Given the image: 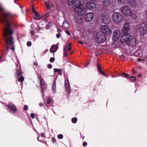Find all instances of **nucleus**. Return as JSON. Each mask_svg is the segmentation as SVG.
<instances>
[{
	"label": "nucleus",
	"mask_w": 147,
	"mask_h": 147,
	"mask_svg": "<svg viewBox=\"0 0 147 147\" xmlns=\"http://www.w3.org/2000/svg\"><path fill=\"white\" fill-rule=\"evenodd\" d=\"M106 37L105 34L102 32H98L96 35V42L100 44L103 42L105 40Z\"/></svg>",
	"instance_id": "nucleus-1"
},
{
	"label": "nucleus",
	"mask_w": 147,
	"mask_h": 147,
	"mask_svg": "<svg viewBox=\"0 0 147 147\" xmlns=\"http://www.w3.org/2000/svg\"><path fill=\"white\" fill-rule=\"evenodd\" d=\"M113 19L115 23L118 24L120 23L122 21L123 17L120 13L116 12L114 13L113 14Z\"/></svg>",
	"instance_id": "nucleus-2"
},
{
	"label": "nucleus",
	"mask_w": 147,
	"mask_h": 147,
	"mask_svg": "<svg viewBox=\"0 0 147 147\" xmlns=\"http://www.w3.org/2000/svg\"><path fill=\"white\" fill-rule=\"evenodd\" d=\"M74 11L78 14L83 15L86 11V9L83 5H80L74 8Z\"/></svg>",
	"instance_id": "nucleus-3"
},
{
	"label": "nucleus",
	"mask_w": 147,
	"mask_h": 147,
	"mask_svg": "<svg viewBox=\"0 0 147 147\" xmlns=\"http://www.w3.org/2000/svg\"><path fill=\"white\" fill-rule=\"evenodd\" d=\"M121 12L127 16L129 15L131 11L129 7L127 5L121 7Z\"/></svg>",
	"instance_id": "nucleus-4"
},
{
	"label": "nucleus",
	"mask_w": 147,
	"mask_h": 147,
	"mask_svg": "<svg viewBox=\"0 0 147 147\" xmlns=\"http://www.w3.org/2000/svg\"><path fill=\"white\" fill-rule=\"evenodd\" d=\"M139 29L140 34L144 35L147 32V24L144 23H142Z\"/></svg>",
	"instance_id": "nucleus-5"
},
{
	"label": "nucleus",
	"mask_w": 147,
	"mask_h": 147,
	"mask_svg": "<svg viewBox=\"0 0 147 147\" xmlns=\"http://www.w3.org/2000/svg\"><path fill=\"white\" fill-rule=\"evenodd\" d=\"M101 20L103 23L105 24H109L111 21L109 16L106 13H102L101 16Z\"/></svg>",
	"instance_id": "nucleus-6"
},
{
	"label": "nucleus",
	"mask_w": 147,
	"mask_h": 147,
	"mask_svg": "<svg viewBox=\"0 0 147 147\" xmlns=\"http://www.w3.org/2000/svg\"><path fill=\"white\" fill-rule=\"evenodd\" d=\"M102 32L104 34L110 35L111 34V31L110 28L106 25H102L101 27Z\"/></svg>",
	"instance_id": "nucleus-7"
},
{
	"label": "nucleus",
	"mask_w": 147,
	"mask_h": 147,
	"mask_svg": "<svg viewBox=\"0 0 147 147\" xmlns=\"http://www.w3.org/2000/svg\"><path fill=\"white\" fill-rule=\"evenodd\" d=\"M39 79L40 80L41 87L42 88L41 92L42 93L43 91L46 90L47 88V85L44 80L41 76H39Z\"/></svg>",
	"instance_id": "nucleus-8"
},
{
	"label": "nucleus",
	"mask_w": 147,
	"mask_h": 147,
	"mask_svg": "<svg viewBox=\"0 0 147 147\" xmlns=\"http://www.w3.org/2000/svg\"><path fill=\"white\" fill-rule=\"evenodd\" d=\"M130 34L129 33L123 34L121 39V42H127L131 37Z\"/></svg>",
	"instance_id": "nucleus-9"
},
{
	"label": "nucleus",
	"mask_w": 147,
	"mask_h": 147,
	"mask_svg": "<svg viewBox=\"0 0 147 147\" xmlns=\"http://www.w3.org/2000/svg\"><path fill=\"white\" fill-rule=\"evenodd\" d=\"M121 31L118 30H115L114 32L113 38L114 41H117L119 38L120 36Z\"/></svg>",
	"instance_id": "nucleus-10"
},
{
	"label": "nucleus",
	"mask_w": 147,
	"mask_h": 147,
	"mask_svg": "<svg viewBox=\"0 0 147 147\" xmlns=\"http://www.w3.org/2000/svg\"><path fill=\"white\" fill-rule=\"evenodd\" d=\"M127 44L130 46H134L136 45V38L131 36L129 40L126 42Z\"/></svg>",
	"instance_id": "nucleus-11"
},
{
	"label": "nucleus",
	"mask_w": 147,
	"mask_h": 147,
	"mask_svg": "<svg viewBox=\"0 0 147 147\" xmlns=\"http://www.w3.org/2000/svg\"><path fill=\"white\" fill-rule=\"evenodd\" d=\"M94 13L92 12L87 13L85 15V20L87 22L91 21L94 18Z\"/></svg>",
	"instance_id": "nucleus-12"
},
{
	"label": "nucleus",
	"mask_w": 147,
	"mask_h": 147,
	"mask_svg": "<svg viewBox=\"0 0 147 147\" xmlns=\"http://www.w3.org/2000/svg\"><path fill=\"white\" fill-rule=\"evenodd\" d=\"M86 7L89 9L93 10L96 8V4L94 2L89 1L87 3Z\"/></svg>",
	"instance_id": "nucleus-13"
},
{
	"label": "nucleus",
	"mask_w": 147,
	"mask_h": 147,
	"mask_svg": "<svg viewBox=\"0 0 147 147\" xmlns=\"http://www.w3.org/2000/svg\"><path fill=\"white\" fill-rule=\"evenodd\" d=\"M129 25V22H126L124 24L122 30L123 34L128 33V31L130 29Z\"/></svg>",
	"instance_id": "nucleus-14"
},
{
	"label": "nucleus",
	"mask_w": 147,
	"mask_h": 147,
	"mask_svg": "<svg viewBox=\"0 0 147 147\" xmlns=\"http://www.w3.org/2000/svg\"><path fill=\"white\" fill-rule=\"evenodd\" d=\"M5 42L6 44V49L7 50L9 48L8 47L9 45H12L13 43V38L11 37L10 38L7 39L5 40Z\"/></svg>",
	"instance_id": "nucleus-15"
},
{
	"label": "nucleus",
	"mask_w": 147,
	"mask_h": 147,
	"mask_svg": "<svg viewBox=\"0 0 147 147\" xmlns=\"http://www.w3.org/2000/svg\"><path fill=\"white\" fill-rule=\"evenodd\" d=\"M84 2V0H75L73 1L72 5L74 4V6L76 7L80 5H82Z\"/></svg>",
	"instance_id": "nucleus-16"
},
{
	"label": "nucleus",
	"mask_w": 147,
	"mask_h": 147,
	"mask_svg": "<svg viewBox=\"0 0 147 147\" xmlns=\"http://www.w3.org/2000/svg\"><path fill=\"white\" fill-rule=\"evenodd\" d=\"M65 90L67 94H69L70 93V85L69 83V81L67 80H65Z\"/></svg>",
	"instance_id": "nucleus-17"
},
{
	"label": "nucleus",
	"mask_w": 147,
	"mask_h": 147,
	"mask_svg": "<svg viewBox=\"0 0 147 147\" xmlns=\"http://www.w3.org/2000/svg\"><path fill=\"white\" fill-rule=\"evenodd\" d=\"M45 134L44 133H42L40 134L37 137V140L41 142H42L44 139L45 138Z\"/></svg>",
	"instance_id": "nucleus-18"
},
{
	"label": "nucleus",
	"mask_w": 147,
	"mask_h": 147,
	"mask_svg": "<svg viewBox=\"0 0 147 147\" xmlns=\"http://www.w3.org/2000/svg\"><path fill=\"white\" fill-rule=\"evenodd\" d=\"M8 107L10 110L11 112V113H14L16 112V108L14 105L12 103H10L9 104Z\"/></svg>",
	"instance_id": "nucleus-19"
},
{
	"label": "nucleus",
	"mask_w": 147,
	"mask_h": 147,
	"mask_svg": "<svg viewBox=\"0 0 147 147\" xmlns=\"http://www.w3.org/2000/svg\"><path fill=\"white\" fill-rule=\"evenodd\" d=\"M82 15L78 14L76 17V20L77 22L79 24H81L83 22V19L82 17Z\"/></svg>",
	"instance_id": "nucleus-20"
},
{
	"label": "nucleus",
	"mask_w": 147,
	"mask_h": 147,
	"mask_svg": "<svg viewBox=\"0 0 147 147\" xmlns=\"http://www.w3.org/2000/svg\"><path fill=\"white\" fill-rule=\"evenodd\" d=\"M58 47L55 45H53L50 49V51L52 53L55 52L57 50Z\"/></svg>",
	"instance_id": "nucleus-21"
},
{
	"label": "nucleus",
	"mask_w": 147,
	"mask_h": 147,
	"mask_svg": "<svg viewBox=\"0 0 147 147\" xmlns=\"http://www.w3.org/2000/svg\"><path fill=\"white\" fill-rule=\"evenodd\" d=\"M63 26L65 29H68L70 27V25L67 20H65L63 24Z\"/></svg>",
	"instance_id": "nucleus-22"
},
{
	"label": "nucleus",
	"mask_w": 147,
	"mask_h": 147,
	"mask_svg": "<svg viewBox=\"0 0 147 147\" xmlns=\"http://www.w3.org/2000/svg\"><path fill=\"white\" fill-rule=\"evenodd\" d=\"M128 3L129 5L131 7H134L136 5L137 3L135 0H131L129 1Z\"/></svg>",
	"instance_id": "nucleus-23"
},
{
	"label": "nucleus",
	"mask_w": 147,
	"mask_h": 147,
	"mask_svg": "<svg viewBox=\"0 0 147 147\" xmlns=\"http://www.w3.org/2000/svg\"><path fill=\"white\" fill-rule=\"evenodd\" d=\"M110 3V0H105L102 3V5L103 6L106 7L108 6Z\"/></svg>",
	"instance_id": "nucleus-24"
},
{
	"label": "nucleus",
	"mask_w": 147,
	"mask_h": 147,
	"mask_svg": "<svg viewBox=\"0 0 147 147\" xmlns=\"http://www.w3.org/2000/svg\"><path fill=\"white\" fill-rule=\"evenodd\" d=\"M52 89L53 92L54 93H55L56 91V83L55 80H54L53 82V84L52 86Z\"/></svg>",
	"instance_id": "nucleus-25"
},
{
	"label": "nucleus",
	"mask_w": 147,
	"mask_h": 147,
	"mask_svg": "<svg viewBox=\"0 0 147 147\" xmlns=\"http://www.w3.org/2000/svg\"><path fill=\"white\" fill-rule=\"evenodd\" d=\"M32 10L33 13L35 15V16L34 17V19L36 20L37 19V12L35 9L34 8L33 5H32Z\"/></svg>",
	"instance_id": "nucleus-26"
},
{
	"label": "nucleus",
	"mask_w": 147,
	"mask_h": 147,
	"mask_svg": "<svg viewBox=\"0 0 147 147\" xmlns=\"http://www.w3.org/2000/svg\"><path fill=\"white\" fill-rule=\"evenodd\" d=\"M54 71L55 72H58V74L60 75H61L62 74V71L61 69L55 68L54 69Z\"/></svg>",
	"instance_id": "nucleus-27"
},
{
	"label": "nucleus",
	"mask_w": 147,
	"mask_h": 147,
	"mask_svg": "<svg viewBox=\"0 0 147 147\" xmlns=\"http://www.w3.org/2000/svg\"><path fill=\"white\" fill-rule=\"evenodd\" d=\"M31 28L32 30L31 32V33L32 35H33L34 34V32H36V28H34V25L33 24L31 25Z\"/></svg>",
	"instance_id": "nucleus-28"
},
{
	"label": "nucleus",
	"mask_w": 147,
	"mask_h": 147,
	"mask_svg": "<svg viewBox=\"0 0 147 147\" xmlns=\"http://www.w3.org/2000/svg\"><path fill=\"white\" fill-rule=\"evenodd\" d=\"M129 15H130V17L133 19H136L137 18L136 15L134 13L132 12L131 11V13H130Z\"/></svg>",
	"instance_id": "nucleus-29"
},
{
	"label": "nucleus",
	"mask_w": 147,
	"mask_h": 147,
	"mask_svg": "<svg viewBox=\"0 0 147 147\" xmlns=\"http://www.w3.org/2000/svg\"><path fill=\"white\" fill-rule=\"evenodd\" d=\"M121 76L123 77H125L126 78H129V74L123 72L121 74Z\"/></svg>",
	"instance_id": "nucleus-30"
},
{
	"label": "nucleus",
	"mask_w": 147,
	"mask_h": 147,
	"mask_svg": "<svg viewBox=\"0 0 147 147\" xmlns=\"http://www.w3.org/2000/svg\"><path fill=\"white\" fill-rule=\"evenodd\" d=\"M52 25V24L51 22H49L46 25V28L47 29H49Z\"/></svg>",
	"instance_id": "nucleus-31"
},
{
	"label": "nucleus",
	"mask_w": 147,
	"mask_h": 147,
	"mask_svg": "<svg viewBox=\"0 0 147 147\" xmlns=\"http://www.w3.org/2000/svg\"><path fill=\"white\" fill-rule=\"evenodd\" d=\"M119 2H121V3L123 4H125L127 2L128 0H117Z\"/></svg>",
	"instance_id": "nucleus-32"
},
{
	"label": "nucleus",
	"mask_w": 147,
	"mask_h": 147,
	"mask_svg": "<svg viewBox=\"0 0 147 147\" xmlns=\"http://www.w3.org/2000/svg\"><path fill=\"white\" fill-rule=\"evenodd\" d=\"M129 79L131 81H134L136 80V78L135 76H131L129 78Z\"/></svg>",
	"instance_id": "nucleus-33"
},
{
	"label": "nucleus",
	"mask_w": 147,
	"mask_h": 147,
	"mask_svg": "<svg viewBox=\"0 0 147 147\" xmlns=\"http://www.w3.org/2000/svg\"><path fill=\"white\" fill-rule=\"evenodd\" d=\"M77 119L76 117H74L72 119V122L74 123H76L77 122Z\"/></svg>",
	"instance_id": "nucleus-34"
},
{
	"label": "nucleus",
	"mask_w": 147,
	"mask_h": 147,
	"mask_svg": "<svg viewBox=\"0 0 147 147\" xmlns=\"http://www.w3.org/2000/svg\"><path fill=\"white\" fill-rule=\"evenodd\" d=\"M24 80V78L23 76L21 77L20 78H19L18 81L19 82H22Z\"/></svg>",
	"instance_id": "nucleus-35"
},
{
	"label": "nucleus",
	"mask_w": 147,
	"mask_h": 147,
	"mask_svg": "<svg viewBox=\"0 0 147 147\" xmlns=\"http://www.w3.org/2000/svg\"><path fill=\"white\" fill-rule=\"evenodd\" d=\"M75 0H68V4L69 5H71L72 4L73 1H74Z\"/></svg>",
	"instance_id": "nucleus-36"
},
{
	"label": "nucleus",
	"mask_w": 147,
	"mask_h": 147,
	"mask_svg": "<svg viewBox=\"0 0 147 147\" xmlns=\"http://www.w3.org/2000/svg\"><path fill=\"white\" fill-rule=\"evenodd\" d=\"M45 5L47 9H49L50 8V6L49 4L47 2L45 3Z\"/></svg>",
	"instance_id": "nucleus-37"
},
{
	"label": "nucleus",
	"mask_w": 147,
	"mask_h": 147,
	"mask_svg": "<svg viewBox=\"0 0 147 147\" xmlns=\"http://www.w3.org/2000/svg\"><path fill=\"white\" fill-rule=\"evenodd\" d=\"M99 72L100 74L103 75L104 76H106V74L103 71L102 69L99 71Z\"/></svg>",
	"instance_id": "nucleus-38"
},
{
	"label": "nucleus",
	"mask_w": 147,
	"mask_h": 147,
	"mask_svg": "<svg viewBox=\"0 0 147 147\" xmlns=\"http://www.w3.org/2000/svg\"><path fill=\"white\" fill-rule=\"evenodd\" d=\"M21 75V73L20 71H19L18 70H17V76L18 77H19Z\"/></svg>",
	"instance_id": "nucleus-39"
},
{
	"label": "nucleus",
	"mask_w": 147,
	"mask_h": 147,
	"mask_svg": "<svg viewBox=\"0 0 147 147\" xmlns=\"http://www.w3.org/2000/svg\"><path fill=\"white\" fill-rule=\"evenodd\" d=\"M68 50L69 51H71V43H69L68 45Z\"/></svg>",
	"instance_id": "nucleus-40"
},
{
	"label": "nucleus",
	"mask_w": 147,
	"mask_h": 147,
	"mask_svg": "<svg viewBox=\"0 0 147 147\" xmlns=\"http://www.w3.org/2000/svg\"><path fill=\"white\" fill-rule=\"evenodd\" d=\"M63 55L65 57H67V50H64Z\"/></svg>",
	"instance_id": "nucleus-41"
},
{
	"label": "nucleus",
	"mask_w": 147,
	"mask_h": 147,
	"mask_svg": "<svg viewBox=\"0 0 147 147\" xmlns=\"http://www.w3.org/2000/svg\"><path fill=\"white\" fill-rule=\"evenodd\" d=\"M51 101V99L50 98H48L47 99V104H49Z\"/></svg>",
	"instance_id": "nucleus-42"
},
{
	"label": "nucleus",
	"mask_w": 147,
	"mask_h": 147,
	"mask_svg": "<svg viewBox=\"0 0 147 147\" xmlns=\"http://www.w3.org/2000/svg\"><path fill=\"white\" fill-rule=\"evenodd\" d=\"M63 135H62L61 134H59L58 136V138H59V139H61L63 138Z\"/></svg>",
	"instance_id": "nucleus-43"
},
{
	"label": "nucleus",
	"mask_w": 147,
	"mask_h": 147,
	"mask_svg": "<svg viewBox=\"0 0 147 147\" xmlns=\"http://www.w3.org/2000/svg\"><path fill=\"white\" fill-rule=\"evenodd\" d=\"M97 68L98 70L99 71H100V70H101V67L98 64L97 65Z\"/></svg>",
	"instance_id": "nucleus-44"
},
{
	"label": "nucleus",
	"mask_w": 147,
	"mask_h": 147,
	"mask_svg": "<svg viewBox=\"0 0 147 147\" xmlns=\"http://www.w3.org/2000/svg\"><path fill=\"white\" fill-rule=\"evenodd\" d=\"M24 109L25 111H27L28 109V106L27 105H25L24 108Z\"/></svg>",
	"instance_id": "nucleus-45"
},
{
	"label": "nucleus",
	"mask_w": 147,
	"mask_h": 147,
	"mask_svg": "<svg viewBox=\"0 0 147 147\" xmlns=\"http://www.w3.org/2000/svg\"><path fill=\"white\" fill-rule=\"evenodd\" d=\"M55 59V58H53V57H51L50 59V61L51 62H53L54 61Z\"/></svg>",
	"instance_id": "nucleus-46"
},
{
	"label": "nucleus",
	"mask_w": 147,
	"mask_h": 147,
	"mask_svg": "<svg viewBox=\"0 0 147 147\" xmlns=\"http://www.w3.org/2000/svg\"><path fill=\"white\" fill-rule=\"evenodd\" d=\"M27 45L28 46L30 47L31 46V42L30 41H28L27 42Z\"/></svg>",
	"instance_id": "nucleus-47"
},
{
	"label": "nucleus",
	"mask_w": 147,
	"mask_h": 147,
	"mask_svg": "<svg viewBox=\"0 0 147 147\" xmlns=\"http://www.w3.org/2000/svg\"><path fill=\"white\" fill-rule=\"evenodd\" d=\"M61 35V34L60 33H58L56 34V36L57 38H60Z\"/></svg>",
	"instance_id": "nucleus-48"
},
{
	"label": "nucleus",
	"mask_w": 147,
	"mask_h": 147,
	"mask_svg": "<svg viewBox=\"0 0 147 147\" xmlns=\"http://www.w3.org/2000/svg\"><path fill=\"white\" fill-rule=\"evenodd\" d=\"M87 143L86 142H84L83 144V146L84 147L86 146H87Z\"/></svg>",
	"instance_id": "nucleus-49"
},
{
	"label": "nucleus",
	"mask_w": 147,
	"mask_h": 147,
	"mask_svg": "<svg viewBox=\"0 0 147 147\" xmlns=\"http://www.w3.org/2000/svg\"><path fill=\"white\" fill-rule=\"evenodd\" d=\"M52 66V65L51 64H49L47 65V67L49 69H51Z\"/></svg>",
	"instance_id": "nucleus-50"
},
{
	"label": "nucleus",
	"mask_w": 147,
	"mask_h": 147,
	"mask_svg": "<svg viewBox=\"0 0 147 147\" xmlns=\"http://www.w3.org/2000/svg\"><path fill=\"white\" fill-rule=\"evenodd\" d=\"M125 56L123 55H121L120 57V58L122 59H124L125 58Z\"/></svg>",
	"instance_id": "nucleus-51"
},
{
	"label": "nucleus",
	"mask_w": 147,
	"mask_h": 147,
	"mask_svg": "<svg viewBox=\"0 0 147 147\" xmlns=\"http://www.w3.org/2000/svg\"><path fill=\"white\" fill-rule=\"evenodd\" d=\"M41 18V17L40 16L39 14L37 13V20H40Z\"/></svg>",
	"instance_id": "nucleus-52"
},
{
	"label": "nucleus",
	"mask_w": 147,
	"mask_h": 147,
	"mask_svg": "<svg viewBox=\"0 0 147 147\" xmlns=\"http://www.w3.org/2000/svg\"><path fill=\"white\" fill-rule=\"evenodd\" d=\"M34 114L33 113H32L30 115V117L32 118H34Z\"/></svg>",
	"instance_id": "nucleus-53"
},
{
	"label": "nucleus",
	"mask_w": 147,
	"mask_h": 147,
	"mask_svg": "<svg viewBox=\"0 0 147 147\" xmlns=\"http://www.w3.org/2000/svg\"><path fill=\"white\" fill-rule=\"evenodd\" d=\"M66 33L67 34L69 35L70 34V33L68 30H67L65 31Z\"/></svg>",
	"instance_id": "nucleus-54"
},
{
	"label": "nucleus",
	"mask_w": 147,
	"mask_h": 147,
	"mask_svg": "<svg viewBox=\"0 0 147 147\" xmlns=\"http://www.w3.org/2000/svg\"><path fill=\"white\" fill-rule=\"evenodd\" d=\"M52 141L53 143H54L56 142V139L55 138H53L52 139Z\"/></svg>",
	"instance_id": "nucleus-55"
},
{
	"label": "nucleus",
	"mask_w": 147,
	"mask_h": 147,
	"mask_svg": "<svg viewBox=\"0 0 147 147\" xmlns=\"http://www.w3.org/2000/svg\"><path fill=\"white\" fill-rule=\"evenodd\" d=\"M62 32V30L59 28H57V32Z\"/></svg>",
	"instance_id": "nucleus-56"
},
{
	"label": "nucleus",
	"mask_w": 147,
	"mask_h": 147,
	"mask_svg": "<svg viewBox=\"0 0 147 147\" xmlns=\"http://www.w3.org/2000/svg\"><path fill=\"white\" fill-rule=\"evenodd\" d=\"M132 72L134 74H136V71L134 69H132Z\"/></svg>",
	"instance_id": "nucleus-57"
},
{
	"label": "nucleus",
	"mask_w": 147,
	"mask_h": 147,
	"mask_svg": "<svg viewBox=\"0 0 147 147\" xmlns=\"http://www.w3.org/2000/svg\"><path fill=\"white\" fill-rule=\"evenodd\" d=\"M67 48V45H65V46L64 47V50H67L66 49Z\"/></svg>",
	"instance_id": "nucleus-58"
},
{
	"label": "nucleus",
	"mask_w": 147,
	"mask_h": 147,
	"mask_svg": "<svg viewBox=\"0 0 147 147\" xmlns=\"http://www.w3.org/2000/svg\"><path fill=\"white\" fill-rule=\"evenodd\" d=\"M39 105L40 107H42L43 106V104L42 103H40L39 104Z\"/></svg>",
	"instance_id": "nucleus-59"
},
{
	"label": "nucleus",
	"mask_w": 147,
	"mask_h": 147,
	"mask_svg": "<svg viewBox=\"0 0 147 147\" xmlns=\"http://www.w3.org/2000/svg\"><path fill=\"white\" fill-rule=\"evenodd\" d=\"M78 42L81 45H82L83 44V42L81 41H78Z\"/></svg>",
	"instance_id": "nucleus-60"
},
{
	"label": "nucleus",
	"mask_w": 147,
	"mask_h": 147,
	"mask_svg": "<svg viewBox=\"0 0 147 147\" xmlns=\"http://www.w3.org/2000/svg\"><path fill=\"white\" fill-rule=\"evenodd\" d=\"M40 30V27L37 26V32H38V31H39Z\"/></svg>",
	"instance_id": "nucleus-61"
},
{
	"label": "nucleus",
	"mask_w": 147,
	"mask_h": 147,
	"mask_svg": "<svg viewBox=\"0 0 147 147\" xmlns=\"http://www.w3.org/2000/svg\"><path fill=\"white\" fill-rule=\"evenodd\" d=\"M89 64H90L89 62H88L87 63H86V66H88L89 65Z\"/></svg>",
	"instance_id": "nucleus-62"
},
{
	"label": "nucleus",
	"mask_w": 147,
	"mask_h": 147,
	"mask_svg": "<svg viewBox=\"0 0 147 147\" xmlns=\"http://www.w3.org/2000/svg\"><path fill=\"white\" fill-rule=\"evenodd\" d=\"M142 60V59L141 58H138V60L139 61H141V60Z\"/></svg>",
	"instance_id": "nucleus-63"
},
{
	"label": "nucleus",
	"mask_w": 147,
	"mask_h": 147,
	"mask_svg": "<svg viewBox=\"0 0 147 147\" xmlns=\"http://www.w3.org/2000/svg\"><path fill=\"white\" fill-rule=\"evenodd\" d=\"M145 13H146V19H147V11Z\"/></svg>",
	"instance_id": "nucleus-64"
}]
</instances>
